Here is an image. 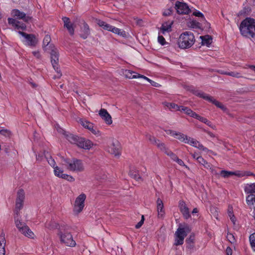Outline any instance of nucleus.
Listing matches in <instances>:
<instances>
[{
  "instance_id": "f257e3e1",
  "label": "nucleus",
  "mask_w": 255,
  "mask_h": 255,
  "mask_svg": "<svg viewBox=\"0 0 255 255\" xmlns=\"http://www.w3.org/2000/svg\"><path fill=\"white\" fill-rule=\"evenodd\" d=\"M24 199V191L22 189H19L17 192L15 201V212L16 216L14 217L15 224L16 227L21 234L28 238H33L34 236V233L26 224L19 220L18 218L19 212L23 208Z\"/></svg>"
},
{
  "instance_id": "f03ea898",
  "label": "nucleus",
  "mask_w": 255,
  "mask_h": 255,
  "mask_svg": "<svg viewBox=\"0 0 255 255\" xmlns=\"http://www.w3.org/2000/svg\"><path fill=\"white\" fill-rule=\"evenodd\" d=\"M240 30L242 35L248 38H253L255 36V19L247 17L243 20L240 25Z\"/></svg>"
},
{
  "instance_id": "7ed1b4c3",
  "label": "nucleus",
  "mask_w": 255,
  "mask_h": 255,
  "mask_svg": "<svg viewBox=\"0 0 255 255\" xmlns=\"http://www.w3.org/2000/svg\"><path fill=\"white\" fill-rule=\"evenodd\" d=\"M65 137L70 143L75 144L81 148L90 149L93 145V143L90 140L79 137L72 133H67Z\"/></svg>"
},
{
  "instance_id": "20e7f679",
  "label": "nucleus",
  "mask_w": 255,
  "mask_h": 255,
  "mask_svg": "<svg viewBox=\"0 0 255 255\" xmlns=\"http://www.w3.org/2000/svg\"><path fill=\"white\" fill-rule=\"evenodd\" d=\"M187 90L191 92L194 95L198 96L200 98H203V99L208 101L215 105L218 108H220L223 110H225L226 108L225 106L220 102L214 99L212 97L209 96L203 92L201 90L197 89L193 86H190L187 87Z\"/></svg>"
},
{
  "instance_id": "39448f33",
  "label": "nucleus",
  "mask_w": 255,
  "mask_h": 255,
  "mask_svg": "<svg viewBox=\"0 0 255 255\" xmlns=\"http://www.w3.org/2000/svg\"><path fill=\"white\" fill-rule=\"evenodd\" d=\"M195 41L193 33L190 31H186L182 33L178 41L179 47L182 49L191 47Z\"/></svg>"
},
{
  "instance_id": "423d86ee",
  "label": "nucleus",
  "mask_w": 255,
  "mask_h": 255,
  "mask_svg": "<svg viewBox=\"0 0 255 255\" xmlns=\"http://www.w3.org/2000/svg\"><path fill=\"white\" fill-rule=\"evenodd\" d=\"M64 164L67 169L70 171L76 172H82L84 171L85 167L82 160L77 158L68 159L64 160Z\"/></svg>"
},
{
  "instance_id": "0eeeda50",
  "label": "nucleus",
  "mask_w": 255,
  "mask_h": 255,
  "mask_svg": "<svg viewBox=\"0 0 255 255\" xmlns=\"http://www.w3.org/2000/svg\"><path fill=\"white\" fill-rule=\"evenodd\" d=\"M58 236L59 237L60 242L66 246L74 247L76 246V242L73 240L71 234L65 230L64 226H61L59 230Z\"/></svg>"
},
{
  "instance_id": "6e6552de",
  "label": "nucleus",
  "mask_w": 255,
  "mask_h": 255,
  "mask_svg": "<svg viewBox=\"0 0 255 255\" xmlns=\"http://www.w3.org/2000/svg\"><path fill=\"white\" fill-rule=\"evenodd\" d=\"M190 231L191 229L187 225H185L183 228H178L175 233L176 238L174 245L175 246L182 245L184 243L185 237Z\"/></svg>"
},
{
  "instance_id": "1a4fd4ad",
  "label": "nucleus",
  "mask_w": 255,
  "mask_h": 255,
  "mask_svg": "<svg viewBox=\"0 0 255 255\" xmlns=\"http://www.w3.org/2000/svg\"><path fill=\"white\" fill-rule=\"evenodd\" d=\"M106 150L116 157H119L121 154V146L119 141L113 139L108 143Z\"/></svg>"
},
{
  "instance_id": "9d476101",
  "label": "nucleus",
  "mask_w": 255,
  "mask_h": 255,
  "mask_svg": "<svg viewBox=\"0 0 255 255\" xmlns=\"http://www.w3.org/2000/svg\"><path fill=\"white\" fill-rule=\"evenodd\" d=\"M86 199V195L84 193L79 195L76 199L73 211L76 214L80 213L85 206V201Z\"/></svg>"
},
{
  "instance_id": "9b49d317",
  "label": "nucleus",
  "mask_w": 255,
  "mask_h": 255,
  "mask_svg": "<svg viewBox=\"0 0 255 255\" xmlns=\"http://www.w3.org/2000/svg\"><path fill=\"white\" fill-rule=\"evenodd\" d=\"M51 62L52 66L55 71L57 73L58 78H60L62 76L60 70L59 68V54L56 49H52L50 52Z\"/></svg>"
},
{
  "instance_id": "f8f14e48",
  "label": "nucleus",
  "mask_w": 255,
  "mask_h": 255,
  "mask_svg": "<svg viewBox=\"0 0 255 255\" xmlns=\"http://www.w3.org/2000/svg\"><path fill=\"white\" fill-rule=\"evenodd\" d=\"M174 8L178 14H189L191 12V10L186 3L178 0L175 2Z\"/></svg>"
},
{
  "instance_id": "ddd939ff",
  "label": "nucleus",
  "mask_w": 255,
  "mask_h": 255,
  "mask_svg": "<svg viewBox=\"0 0 255 255\" xmlns=\"http://www.w3.org/2000/svg\"><path fill=\"white\" fill-rule=\"evenodd\" d=\"M18 33L24 38L26 45L31 47L36 46L38 42V40L35 35L32 34H27L24 32L20 31Z\"/></svg>"
},
{
  "instance_id": "4468645a",
  "label": "nucleus",
  "mask_w": 255,
  "mask_h": 255,
  "mask_svg": "<svg viewBox=\"0 0 255 255\" xmlns=\"http://www.w3.org/2000/svg\"><path fill=\"white\" fill-rule=\"evenodd\" d=\"M179 208L184 219H188L191 217L189 209L184 201H179Z\"/></svg>"
},
{
  "instance_id": "2eb2a0df",
  "label": "nucleus",
  "mask_w": 255,
  "mask_h": 255,
  "mask_svg": "<svg viewBox=\"0 0 255 255\" xmlns=\"http://www.w3.org/2000/svg\"><path fill=\"white\" fill-rule=\"evenodd\" d=\"M62 19L64 22V27L67 29L71 35H74L75 31L74 24L70 21L69 18L63 17Z\"/></svg>"
},
{
  "instance_id": "dca6fc26",
  "label": "nucleus",
  "mask_w": 255,
  "mask_h": 255,
  "mask_svg": "<svg viewBox=\"0 0 255 255\" xmlns=\"http://www.w3.org/2000/svg\"><path fill=\"white\" fill-rule=\"evenodd\" d=\"M125 75L129 79H133V78H142L144 79L149 82L150 83L151 82L154 83V82L152 81L151 80L149 79L148 78L146 77L145 76L141 75L140 74H137L136 73L131 71L130 70H126L125 72Z\"/></svg>"
},
{
  "instance_id": "f3484780",
  "label": "nucleus",
  "mask_w": 255,
  "mask_h": 255,
  "mask_svg": "<svg viewBox=\"0 0 255 255\" xmlns=\"http://www.w3.org/2000/svg\"><path fill=\"white\" fill-rule=\"evenodd\" d=\"M99 115L105 121L107 124H112V117L106 109H101L99 112Z\"/></svg>"
},
{
  "instance_id": "a211bd4d",
  "label": "nucleus",
  "mask_w": 255,
  "mask_h": 255,
  "mask_svg": "<svg viewBox=\"0 0 255 255\" xmlns=\"http://www.w3.org/2000/svg\"><path fill=\"white\" fill-rule=\"evenodd\" d=\"M12 14L14 16L19 19H23L25 22H28L31 19V17L29 16H26V14L23 12H21L18 9H14L12 11Z\"/></svg>"
},
{
  "instance_id": "6ab92c4d",
  "label": "nucleus",
  "mask_w": 255,
  "mask_h": 255,
  "mask_svg": "<svg viewBox=\"0 0 255 255\" xmlns=\"http://www.w3.org/2000/svg\"><path fill=\"white\" fill-rule=\"evenodd\" d=\"M173 24V21H167L162 23L160 28L161 32L165 34L166 32H169L172 30V26Z\"/></svg>"
},
{
  "instance_id": "aec40b11",
  "label": "nucleus",
  "mask_w": 255,
  "mask_h": 255,
  "mask_svg": "<svg viewBox=\"0 0 255 255\" xmlns=\"http://www.w3.org/2000/svg\"><path fill=\"white\" fill-rule=\"evenodd\" d=\"M129 176L137 181H142L141 177L139 174V170L135 167L131 168L129 172Z\"/></svg>"
},
{
  "instance_id": "412c9836",
  "label": "nucleus",
  "mask_w": 255,
  "mask_h": 255,
  "mask_svg": "<svg viewBox=\"0 0 255 255\" xmlns=\"http://www.w3.org/2000/svg\"><path fill=\"white\" fill-rule=\"evenodd\" d=\"M80 36L84 39H86L90 34V30L88 24L84 22L81 28Z\"/></svg>"
},
{
  "instance_id": "4be33fe9",
  "label": "nucleus",
  "mask_w": 255,
  "mask_h": 255,
  "mask_svg": "<svg viewBox=\"0 0 255 255\" xmlns=\"http://www.w3.org/2000/svg\"><path fill=\"white\" fill-rule=\"evenodd\" d=\"M156 204L158 216L159 218H162L164 214V210L163 209V203L160 198H158L156 201Z\"/></svg>"
},
{
  "instance_id": "5701e85b",
  "label": "nucleus",
  "mask_w": 255,
  "mask_h": 255,
  "mask_svg": "<svg viewBox=\"0 0 255 255\" xmlns=\"http://www.w3.org/2000/svg\"><path fill=\"white\" fill-rule=\"evenodd\" d=\"M5 244L6 240L5 239V235L2 233L0 235V255H5Z\"/></svg>"
},
{
  "instance_id": "b1692460",
  "label": "nucleus",
  "mask_w": 255,
  "mask_h": 255,
  "mask_svg": "<svg viewBox=\"0 0 255 255\" xmlns=\"http://www.w3.org/2000/svg\"><path fill=\"white\" fill-rule=\"evenodd\" d=\"M244 189L247 194H255V183L246 184Z\"/></svg>"
},
{
  "instance_id": "393cba45",
  "label": "nucleus",
  "mask_w": 255,
  "mask_h": 255,
  "mask_svg": "<svg viewBox=\"0 0 255 255\" xmlns=\"http://www.w3.org/2000/svg\"><path fill=\"white\" fill-rule=\"evenodd\" d=\"M246 202L251 209H255V194L248 195L246 197Z\"/></svg>"
},
{
  "instance_id": "a878e982",
  "label": "nucleus",
  "mask_w": 255,
  "mask_h": 255,
  "mask_svg": "<svg viewBox=\"0 0 255 255\" xmlns=\"http://www.w3.org/2000/svg\"><path fill=\"white\" fill-rule=\"evenodd\" d=\"M200 38L202 39V44L209 47L212 42V37L210 36L207 35L205 36H202Z\"/></svg>"
},
{
  "instance_id": "bb28decb",
  "label": "nucleus",
  "mask_w": 255,
  "mask_h": 255,
  "mask_svg": "<svg viewBox=\"0 0 255 255\" xmlns=\"http://www.w3.org/2000/svg\"><path fill=\"white\" fill-rule=\"evenodd\" d=\"M97 23L99 26L102 27L104 29L109 31H111L112 25L100 19H97Z\"/></svg>"
},
{
  "instance_id": "cd10ccee",
  "label": "nucleus",
  "mask_w": 255,
  "mask_h": 255,
  "mask_svg": "<svg viewBox=\"0 0 255 255\" xmlns=\"http://www.w3.org/2000/svg\"><path fill=\"white\" fill-rule=\"evenodd\" d=\"M180 112H184L186 115L194 118H195L196 115L197 114L190 108L184 106H182Z\"/></svg>"
},
{
  "instance_id": "c85d7f7f",
  "label": "nucleus",
  "mask_w": 255,
  "mask_h": 255,
  "mask_svg": "<svg viewBox=\"0 0 255 255\" xmlns=\"http://www.w3.org/2000/svg\"><path fill=\"white\" fill-rule=\"evenodd\" d=\"M164 105L170 110H173L175 111H181L182 108V106H178V105L172 103H165Z\"/></svg>"
},
{
  "instance_id": "c756f323",
  "label": "nucleus",
  "mask_w": 255,
  "mask_h": 255,
  "mask_svg": "<svg viewBox=\"0 0 255 255\" xmlns=\"http://www.w3.org/2000/svg\"><path fill=\"white\" fill-rule=\"evenodd\" d=\"M197 162L203 165L204 168L208 169L211 167V164L206 161L203 157H198Z\"/></svg>"
},
{
  "instance_id": "7c9ffc66",
  "label": "nucleus",
  "mask_w": 255,
  "mask_h": 255,
  "mask_svg": "<svg viewBox=\"0 0 255 255\" xmlns=\"http://www.w3.org/2000/svg\"><path fill=\"white\" fill-rule=\"evenodd\" d=\"M78 123H79L83 127L85 128L88 129L89 127L92 126V123L87 121L85 119L80 118L78 121Z\"/></svg>"
},
{
  "instance_id": "2f4dec72",
  "label": "nucleus",
  "mask_w": 255,
  "mask_h": 255,
  "mask_svg": "<svg viewBox=\"0 0 255 255\" xmlns=\"http://www.w3.org/2000/svg\"><path fill=\"white\" fill-rule=\"evenodd\" d=\"M187 135L183 134L182 132L176 131L175 135L174 136V137L178 139L181 142L184 143L185 140L187 139Z\"/></svg>"
},
{
  "instance_id": "473e14b6",
  "label": "nucleus",
  "mask_w": 255,
  "mask_h": 255,
  "mask_svg": "<svg viewBox=\"0 0 255 255\" xmlns=\"http://www.w3.org/2000/svg\"><path fill=\"white\" fill-rule=\"evenodd\" d=\"M228 216L230 217V220L232 221V222L234 224H235L236 219L235 216H234V214L233 213V209L232 207H230V206L229 207L228 210Z\"/></svg>"
},
{
  "instance_id": "72a5a7b5",
  "label": "nucleus",
  "mask_w": 255,
  "mask_h": 255,
  "mask_svg": "<svg viewBox=\"0 0 255 255\" xmlns=\"http://www.w3.org/2000/svg\"><path fill=\"white\" fill-rule=\"evenodd\" d=\"M89 130H90L93 134L96 136H99L100 135V132L99 130V129L97 128V127H95L94 126L93 124H92V126L89 127V128L88 129Z\"/></svg>"
},
{
  "instance_id": "f704fd0d",
  "label": "nucleus",
  "mask_w": 255,
  "mask_h": 255,
  "mask_svg": "<svg viewBox=\"0 0 255 255\" xmlns=\"http://www.w3.org/2000/svg\"><path fill=\"white\" fill-rule=\"evenodd\" d=\"M156 145L157 147L159 148L162 151L164 152L165 154H166V151H168L169 150V149L166 147L165 144L164 143L160 142L159 140H158V142Z\"/></svg>"
},
{
  "instance_id": "c9c22d12",
  "label": "nucleus",
  "mask_w": 255,
  "mask_h": 255,
  "mask_svg": "<svg viewBox=\"0 0 255 255\" xmlns=\"http://www.w3.org/2000/svg\"><path fill=\"white\" fill-rule=\"evenodd\" d=\"M54 173L56 176L59 178H61V176L64 174L63 173V170L57 166L54 168Z\"/></svg>"
},
{
  "instance_id": "e433bc0d",
  "label": "nucleus",
  "mask_w": 255,
  "mask_h": 255,
  "mask_svg": "<svg viewBox=\"0 0 255 255\" xmlns=\"http://www.w3.org/2000/svg\"><path fill=\"white\" fill-rule=\"evenodd\" d=\"M196 148H197L199 150L204 151H205L206 152H209V153H211L214 154V152H213V151L212 150H210V149H208L207 147H204L203 146V145L202 144H201L199 141L198 143Z\"/></svg>"
},
{
  "instance_id": "4c0bfd02",
  "label": "nucleus",
  "mask_w": 255,
  "mask_h": 255,
  "mask_svg": "<svg viewBox=\"0 0 255 255\" xmlns=\"http://www.w3.org/2000/svg\"><path fill=\"white\" fill-rule=\"evenodd\" d=\"M0 134L8 138H10L12 135L11 131L7 129H0Z\"/></svg>"
},
{
  "instance_id": "58836bf2",
  "label": "nucleus",
  "mask_w": 255,
  "mask_h": 255,
  "mask_svg": "<svg viewBox=\"0 0 255 255\" xmlns=\"http://www.w3.org/2000/svg\"><path fill=\"white\" fill-rule=\"evenodd\" d=\"M174 11V8L172 7H170L168 8L164 9L162 14L165 16H168L172 15Z\"/></svg>"
},
{
  "instance_id": "ea45409f",
  "label": "nucleus",
  "mask_w": 255,
  "mask_h": 255,
  "mask_svg": "<svg viewBox=\"0 0 255 255\" xmlns=\"http://www.w3.org/2000/svg\"><path fill=\"white\" fill-rule=\"evenodd\" d=\"M224 75L232 76L235 78H239L242 77L241 73L238 72H229V73H222Z\"/></svg>"
},
{
  "instance_id": "a19ab883",
  "label": "nucleus",
  "mask_w": 255,
  "mask_h": 255,
  "mask_svg": "<svg viewBox=\"0 0 255 255\" xmlns=\"http://www.w3.org/2000/svg\"><path fill=\"white\" fill-rule=\"evenodd\" d=\"M233 171H229L223 170L220 172L219 175L224 178H228L231 175H233Z\"/></svg>"
},
{
  "instance_id": "79ce46f5",
  "label": "nucleus",
  "mask_w": 255,
  "mask_h": 255,
  "mask_svg": "<svg viewBox=\"0 0 255 255\" xmlns=\"http://www.w3.org/2000/svg\"><path fill=\"white\" fill-rule=\"evenodd\" d=\"M51 41V37L49 35H46L45 36L43 40V47H45L48 45L49 43Z\"/></svg>"
},
{
  "instance_id": "37998d69",
  "label": "nucleus",
  "mask_w": 255,
  "mask_h": 255,
  "mask_svg": "<svg viewBox=\"0 0 255 255\" xmlns=\"http://www.w3.org/2000/svg\"><path fill=\"white\" fill-rule=\"evenodd\" d=\"M110 31L114 33L117 34L119 35H123V33L125 32V31H122L121 29L117 28L113 26H112Z\"/></svg>"
},
{
  "instance_id": "c03bdc74",
  "label": "nucleus",
  "mask_w": 255,
  "mask_h": 255,
  "mask_svg": "<svg viewBox=\"0 0 255 255\" xmlns=\"http://www.w3.org/2000/svg\"><path fill=\"white\" fill-rule=\"evenodd\" d=\"M250 242L253 250L255 251V233L250 236Z\"/></svg>"
},
{
  "instance_id": "a18cd8bd",
  "label": "nucleus",
  "mask_w": 255,
  "mask_h": 255,
  "mask_svg": "<svg viewBox=\"0 0 255 255\" xmlns=\"http://www.w3.org/2000/svg\"><path fill=\"white\" fill-rule=\"evenodd\" d=\"M250 242L253 250L255 251V233L250 236Z\"/></svg>"
},
{
  "instance_id": "49530a36",
  "label": "nucleus",
  "mask_w": 255,
  "mask_h": 255,
  "mask_svg": "<svg viewBox=\"0 0 255 255\" xmlns=\"http://www.w3.org/2000/svg\"><path fill=\"white\" fill-rule=\"evenodd\" d=\"M250 242L253 250L255 251V233L250 236Z\"/></svg>"
},
{
  "instance_id": "de8ad7c7",
  "label": "nucleus",
  "mask_w": 255,
  "mask_h": 255,
  "mask_svg": "<svg viewBox=\"0 0 255 255\" xmlns=\"http://www.w3.org/2000/svg\"><path fill=\"white\" fill-rule=\"evenodd\" d=\"M61 178L65 179L70 182H73L75 181V178L71 175L64 174L61 176Z\"/></svg>"
},
{
  "instance_id": "09e8293b",
  "label": "nucleus",
  "mask_w": 255,
  "mask_h": 255,
  "mask_svg": "<svg viewBox=\"0 0 255 255\" xmlns=\"http://www.w3.org/2000/svg\"><path fill=\"white\" fill-rule=\"evenodd\" d=\"M166 154L169 156L173 161H175L176 159L178 157L177 155L173 153L172 151L169 149L168 151H166Z\"/></svg>"
},
{
  "instance_id": "8fccbe9b",
  "label": "nucleus",
  "mask_w": 255,
  "mask_h": 255,
  "mask_svg": "<svg viewBox=\"0 0 255 255\" xmlns=\"http://www.w3.org/2000/svg\"><path fill=\"white\" fill-rule=\"evenodd\" d=\"M174 161L178 163L179 165L185 167V168H186L188 170L190 169L189 166L185 165L184 161L182 159H179L178 157L176 159V160Z\"/></svg>"
},
{
  "instance_id": "3c124183",
  "label": "nucleus",
  "mask_w": 255,
  "mask_h": 255,
  "mask_svg": "<svg viewBox=\"0 0 255 255\" xmlns=\"http://www.w3.org/2000/svg\"><path fill=\"white\" fill-rule=\"evenodd\" d=\"M8 22L9 24L12 25L13 26L15 27L16 26L18 25L19 21L12 18H8Z\"/></svg>"
},
{
  "instance_id": "603ef678",
  "label": "nucleus",
  "mask_w": 255,
  "mask_h": 255,
  "mask_svg": "<svg viewBox=\"0 0 255 255\" xmlns=\"http://www.w3.org/2000/svg\"><path fill=\"white\" fill-rule=\"evenodd\" d=\"M195 119L198 120L199 121L204 124H206L207 122V121L208 120L207 119L201 117L198 114L196 115V117H195Z\"/></svg>"
},
{
  "instance_id": "864d4df0",
  "label": "nucleus",
  "mask_w": 255,
  "mask_h": 255,
  "mask_svg": "<svg viewBox=\"0 0 255 255\" xmlns=\"http://www.w3.org/2000/svg\"><path fill=\"white\" fill-rule=\"evenodd\" d=\"M47 161L49 164L53 168H55L56 166V162L54 159H53L51 157H50L49 158L47 159Z\"/></svg>"
},
{
  "instance_id": "5fc2aeb1",
  "label": "nucleus",
  "mask_w": 255,
  "mask_h": 255,
  "mask_svg": "<svg viewBox=\"0 0 255 255\" xmlns=\"http://www.w3.org/2000/svg\"><path fill=\"white\" fill-rule=\"evenodd\" d=\"M193 14L195 16L201 17L202 19H205V17L203 14L198 10L195 11L193 12Z\"/></svg>"
},
{
  "instance_id": "6e6d98bb",
  "label": "nucleus",
  "mask_w": 255,
  "mask_h": 255,
  "mask_svg": "<svg viewBox=\"0 0 255 255\" xmlns=\"http://www.w3.org/2000/svg\"><path fill=\"white\" fill-rule=\"evenodd\" d=\"M208 169L210 170L211 173L214 175L218 176L220 174L218 173L217 170L216 169V167H214L212 164L210 168H209Z\"/></svg>"
},
{
  "instance_id": "4d7b16f0",
  "label": "nucleus",
  "mask_w": 255,
  "mask_h": 255,
  "mask_svg": "<svg viewBox=\"0 0 255 255\" xmlns=\"http://www.w3.org/2000/svg\"><path fill=\"white\" fill-rule=\"evenodd\" d=\"M158 42L162 45H164L166 43L165 39L162 35H159L158 36Z\"/></svg>"
},
{
  "instance_id": "13d9d810",
  "label": "nucleus",
  "mask_w": 255,
  "mask_h": 255,
  "mask_svg": "<svg viewBox=\"0 0 255 255\" xmlns=\"http://www.w3.org/2000/svg\"><path fill=\"white\" fill-rule=\"evenodd\" d=\"M57 130L59 133H62L65 136L68 133L67 131H66L64 129H63L62 128H60L59 126H57L56 127Z\"/></svg>"
},
{
  "instance_id": "bf43d9fd",
  "label": "nucleus",
  "mask_w": 255,
  "mask_h": 255,
  "mask_svg": "<svg viewBox=\"0 0 255 255\" xmlns=\"http://www.w3.org/2000/svg\"><path fill=\"white\" fill-rule=\"evenodd\" d=\"M233 173H234L233 175H236L239 177H244L246 175V174H245V172H241L239 171L233 172Z\"/></svg>"
},
{
  "instance_id": "052dcab7",
  "label": "nucleus",
  "mask_w": 255,
  "mask_h": 255,
  "mask_svg": "<svg viewBox=\"0 0 255 255\" xmlns=\"http://www.w3.org/2000/svg\"><path fill=\"white\" fill-rule=\"evenodd\" d=\"M26 27V26L24 23H20L19 21L18 25H17V26H16L15 28H16L18 29H20L21 30H24L25 29Z\"/></svg>"
},
{
  "instance_id": "680f3d73",
  "label": "nucleus",
  "mask_w": 255,
  "mask_h": 255,
  "mask_svg": "<svg viewBox=\"0 0 255 255\" xmlns=\"http://www.w3.org/2000/svg\"><path fill=\"white\" fill-rule=\"evenodd\" d=\"M195 139H194L193 138H192V137H189V136H187V139L185 140L184 143H187V144H189V145H191L192 143L193 142V141L195 140Z\"/></svg>"
},
{
  "instance_id": "e2e57ef3",
  "label": "nucleus",
  "mask_w": 255,
  "mask_h": 255,
  "mask_svg": "<svg viewBox=\"0 0 255 255\" xmlns=\"http://www.w3.org/2000/svg\"><path fill=\"white\" fill-rule=\"evenodd\" d=\"M227 239L231 243H234L235 242L234 237L232 234H228Z\"/></svg>"
},
{
  "instance_id": "0e129e2a",
  "label": "nucleus",
  "mask_w": 255,
  "mask_h": 255,
  "mask_svg": "<svg viewBox=\"0 0 255 255\" xmlns=\"http://www.w3.org/2000/svg\"><path fill=\"white\" fill-rule=\"evenodd\" d=\"M165 131L167 134L170 135L172 136H173L175 135L176 131L172 130L171 129H167L165 130Z\"/></svg>"
},
{
  "instance_id": "69168bd1",
  "label": "nucleus",
  "mask_w": 255,
  "mask_h": 255,
  "mask_svg": "<svg viewBox=\"0 0 255 255\" xmlns=\"http://www.w3.org/2000/svg\"><path fill=\"white\" fill-rule=\"evenodd\" d=\"M226 255H232V250L230 247H228L226 250Z\"/></svg>"
},
{
  "instance_id": "338daca9",
  "label": "nucleus",
  "mask_w": 255,
  "mask_h": 255,
  "mask_svg": "<svg viewBox=\"0 0 255 255\" xmlns=\"http://www.w3.org/2000/svg\"><path fill=\"white\" fill-rule=\"evenodd\" d=\"M33 55L37 58H40L41 55L39 51H35L32 52Z\"/></svg>"
},
{
  "instance_id": "774afa93",
  "label": "nucleus",
  "mask_w": 255,
  "mask_h": 255,
  "mask_svg": "<svg viewBox=\"0 0 255 255\" xmlns=\"http://www.w3.org/2000/svg\"><path fill=\"white\" fill-rule=\"evenodd\" d=\"M149 139L151 142L155 143V144H156L158 142V140H156V139L154 136H151L150 135L149 136Z\"/></svg>"
}]
</instances>
